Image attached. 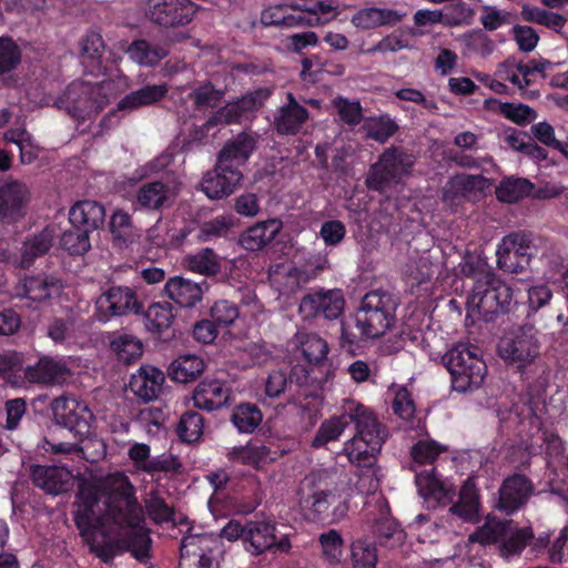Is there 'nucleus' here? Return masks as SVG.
<instances>
[{
    "label": "nucleus",
    "mask_w": 568,
    "mask_h": 568,
    "mask_svg": "<svg viewBox=\"0 0 568 568\" xmlns=\"http://www.w3.org/2000/svg\"><path fill=\"white\" fill-rule=\"evenodd\" d=\"M129 477L115 471L85 480L79 486L74 510L75 526L90 545L94 535L118 536L140 561L149 558L151 539L143 524V511Z\"/></svg>",
    "instance_id": "1"
},
{
    "label": "nucleus",
    "mask_w": 568,
    "mask_h": 568,
    "mask_svg": "<svg viewBox=\"0 0 568 568\" xmlns=\"http://www.w3.org/2000/svg\"><path fill=\"white\" fill-rule=\"evenodd\" d=\"M535 539L531 526L519 527L511 519H500L488 515L481 526L471 532L465 542V554L473 564L480 556L481 547L497 545L499 556L505 560L519 557L528 545Z\"/></svg>",
    "instance_id": "2"
},
{
    "label": "nucleus",
    "mask_w": 568,
    "mask_h": 568,
    "mask_svg": "<svg viewBox=\"0 0 568 568\" xmlns=\"http://www.w3.org/2000/svg\"><path fill=\"white\" fill-rule=\"evenodd\" d=\"M396 308L397 301L392 294L378 290L366 293L355 313V327L358 329V335L349 333L342 325L343 343L353 345L358 339L383 336L395 323Z\"/></svg>",
    "instance_id": "3"
},
{
    "label": "nucleus",
    "mask_w": 568,
    "mask_h": 568,
    "mask_svg": "<svg viewBox=\"0 0 568 568\" xmlns=\"http://www.w3.org/2000/svg\"><path fill=\"white\" fill-rule=\"evenodd\" d=\"M352 423L355 424L356 433L344 444L343 453L352 465L375 463L388 436L386 427L362 404L349 407V424Z\"/></svg>",
    "instance_id": "4"
},
{
    "label": "nucleus",
    "mask_w": 568,
    "mask_h": 568,
    "mask_svg": "<svg viewBox=\"0 0 568 568\" xmlns=\"http://www.w3.org/2000/svg\"><path fill=\"white\" fill-rule=\"evenodd\" d=\"M511 287L495 275H484L474 283L467 300L468 316L490 322L500 314L510 311L513 304Z\"/></svg>",
    "instance_id": "5"
},
{
    "label": "nucleus",
    "mask_w": 568,
    "mask_h": 568,
    "mask_svg": "<svg viewBox=\"0 0 568 568\" xmlns=\"http://www.w3.org/2000/svg\"><path fill=\"white\" fill-rule=\"evenodd\" d=\"M443 363L452 376V387L458 393H467L481 386L487 366L473 345L457 344L443 356Z\"/></svg>",
    "instance_id": "6"
},
{
    "label": "nucleus",
    "mask_w": 568,
    "mask_h": 568,
    "mask_svg": "<svg viewBox=\"0 0 568 568\" xmlns=\"http://www.w3.org/2000/svg\"><path fill=\"white\" fill-rule=\"evenodd\" d=\"M337 486L338 475L335 469H314L300 483L298 504L303 509H307L314 519H323L334 503Z\"/></svg>",
    "instance_id": "7"
},
{
    "label": "nucleus",
    "mask_w": 568,
    "mask_h": 568,
    "mask_svg": "<svg viewBox=\"0 0 568 568\" xmlns=\"http://www.w3.org/2000/svg\"><path fill=\"white\" fill-rule=\"evenodd\" d=\"M415 162L416 158L410 151L402 146H389L369 166L365 184L369 190L383 193L409 175Z\"/></svg>",
    "instance_id": "8"
},
{
    "label": "nucleus",
    "mask_w": 568,
    "mask_h": 568,
    "mask_svg": "<svg viewBox=\"0 0 568 568\" xmlns=\"http://www.w3.org/2000/svg\"><path fill=\"white\" fill-rule=\"evenodd\" d=\"M540 341L534 325L526 324L505 334L497 345L498 355L524 372L540 356Z\"/></svg>",
    "instance_id": "9"
},
{
    "label": "nucleus",
    "mask_w": 568,
    "mask_h": 568,
    "mask_svg": "<svg viewBox=\"0 0 568 568\" xmlns=\"http://www.w3.org/2000/svg\"><path fill=\"white\" fill-rule=\"evenodd\" d=\"M541 245H546V241L530 233H510L501 239L497 247V266L507 273H521L529 266L531 258L538 255Z\"/></svg>",
    "instance_id": "10"
},
{
    "label": "nucleus",
    "mask_w": 568,
    "mask_h": 568,
    "mask_svg": "<svg viewBox=\"0 0 568 568\" xmlns=\"http://www.w3.org/2000/svg\"><path fill=\"white\" fill-rule=\"evenodd\" d=\"M108 103L100 83L72 82L54 104L72 118L85 120L97 115Z\"/></svg>",
    "instance_id": "11"
},
{
    "label": "nucleus",
    "mask_w": 568,
    "mask_h": 568,
    "mask_svg": "<svg viewBox=\"0 0 568 568\" xmlns=\"http://www.w3.org/2000/svg\"><path fill=\"white\" fill-rule=\"evenodd\" d=\"M244 548L253 556H260L266 551L287 552L291 542L287 535L277 536L276 524L270 519L246 521V535Z\"/></svg>",
    "instance_id": "12"
},
{
    "label": "nucleus",
    "mask_w": 568,
    "mask_h": 568,
    "mask_svg": "<svg viewBox=\"0 0 568 568\" xmlns=\"http://www.w3.org/2000/svg\"><path fill=\"white\" fill-rule=\"evenodd\" d=\"M271 95V90L260 88L251 91L242 98L227 102L221 106L206 121V126L211 128L217 124L241 123L243 120L250 119L257 110H260Z\"/></svg>",
    "instance_id": "13"
},
{
    "label": "nucleus",
    "mask_w": 568,
    "mask_h": 568,
    "mask_svg": "<svg viewBox=\"0 0 568 568\" xmlns=\"http://www.w3.org/2000/svg\"><path fill=\"white\" fill-rule=\"evenodd\" d=\"M196 12L191 0H148L146 18L163 28H174L190 23Z\"/></svg>",
    "instance_id": "14"
},
{
    "label": "nucleus",
    "mask_w": 568,
    "mask_h": 568,
    "mask_svg": "<svg viewBox=\"0 0 568 568\" xmlns=\"http://www.w3.org/2000/svg\"><path fill=\"white\" fill-rule=\"evenodd\" d=\"M535 494V485L524 474L506 477L498 488V498L494 508L507 516L523 509Z\"/></svg>",
    "instance_id": "15"
},
{
    "label": "nucleus",
    "mask_w": 568,
    "mask_h": 568,
    "mask_svg": "<svg viewBox=\"0 0 568 568\" xmlns=\"http://www.w3.org/2000/svg\"><path fill=\"white\" fill-rule=\"evenodd\" d=\"M100 321L123 316L130 312L140 313L143 308L134 290L128 286H112L95 301Z\"/></svg>",
    "instance_id": "16"
},
{
    "label": "nucleus",
    "mask_w": 568,
    "mask_h": 568,
    "mask_svg": "<svg viewBox=\"0 0 568 568\" xmlns=\"http://www.w3.org/2000/svg\"><path fill=\"white\" fill-rule=\"evenodd\" d=\"M242 181V170L216 159L214 168L203 176L201 186L207 197L220 200L233 194L241 186Z\"/></svg>",
    "instance_id": "17"
},
{
    "label": "nucleus",
    "mask_w": 568,
    "mask_h": 568,
    "mask_svg": "<svg viewBox=\"0 0 568 568\" xmlns=\"http://www.w3.org/2000/svg\"><path fill=\"white\" fill-rule=\"evenodd\" d=\"M377 505L379 514H367L364 531L369 532L382 547L394 549L402 546L406 538L404 530L389 516L388 509L384 508L383 500H378Z\"/></svg>",
    "instance_id": "18"
},
{
    "label": "nucleus",
    "mask_w": 568,
    "mask_h": 568,
    "mask_svg": "<svg viewBox=\"0 0 568 568\" xmlns=\"http://www.w3.org/2000/svg\"><path fill=\"white\" fill-rule=\"evenodd\" d=\"M345 300L341 290H327L310 293L300 303V314L308 320L324 316L336 320L343 313Z\"/></svg>",
    "instance_id": "19"
},
{
    "label": "nucleus",
    "mask_w": 568,
    "mask_h": 568,
    "mask_svg": "<svg viewBox=\"0 0 568 568\" xmlns=\"http://www.w3.org/2000/svg\"><path fill=\"white\" fill-rule=\"evenodd\" d=\"M176 190L163 180L142 183L135 192L134 210L160 213L173 205Z\"/></svg>",
    "instance_id": "20"
},
{
    "label": "nucleus",
    "mask_w": 568,
    "mask_h": 568,
    "mask_svg": "<svg viewBox=\"0 0 568 568\" xmlns=\"http://www.w3.org/2000/svg\"><path fill=\"white\" fill-rule=\"evenodd\" d=\"M486 186L487 179L480 174H456L443 189V203L448 210L456 212L465 200H473Z\"/></svg>",
    "instance_id": "21"
},
{
    "label": "nucleus",
    "mask_w": 568,
    "mask_h": 568,
    "mask_svg": "<svg viewBox=\"0 0 568 568\" xmlns=\"http://www.w3.org/2000/svg\"><path fill=\"white\" fill-rule=\"evenodd\" d=\"M51 409L57 424L78 433L88 432V418L91 413L87 404L71 396H60L51 402Z\"/></svg>",
    "instance_id": "22"
},
{
    "label": "nucleus",
    "mask_w": 568,
    "mask_h": 568,
    "mask_svg": "<svg viewBox=\"0 0 568 568\" xmlns=\"http://www.w3.org/2000/svg\"><path fill=\"white\" fill-rule=\"evenodd\" d=\"M72 375L63 359L42 356L34 365L24 368V378L31 384L61 385Z\"/></svg>",
    "instance_id": "23"
},
{
    "label": "nucleus",
    "mask_w": 568,
    "mask_h": 568,
    "mask_svg": "<svg viewBox=\"0 0 568 568\" xmlns=\"http://www.w3.org/2000/svg\"><path fill=\"white\" fill-rule=\"evenodd\" d=\"M315 276L308 271L290 263H276L268 267V280L274 290L282 295L295 294Z\"/></svg>",
    "instance_id": "24"
},
{
    "label": "nucleus",
    "mask_w": 568,
    "mask_h": 568,
    "mask_svg": "<svg viewBox=\"0 0 568 568\" xmlns=\"http://www.w3.org/2000/svg\"><path fill=\"white\" fill-rule=\"evenodd\" d=\"M260 135L253 131H242L226 140L217 153L219 161L241 170L257 146Z\"/></svg>",
    "instance_id": "25"
},
{
    "label": "nucleus",
    "mask_w": 568,
    "mask_h": 568,
    "mask_svg": "<svg viewBox=\"0 0 568 568\" xmlns=\"http://www.w3.org/2000/svg\"><path fill=\"white\" fill-rule=\"evenodd\" d=\"M30 476L34 486L51 495L68 491L73 481V475L69 469L54 465H32Z\"/></svg>",
    "instance_id": "26"
},
{
    "label": "nucleus",
    "mask_w": 568,
    "mask_h": 568,
    "mask_svg": "<svg viewBox=\"0 0 568 568\" xmlns=\"http://www.w3.org/2000/svg\"><path fill=\"white\" fill-rule=\"evenodd\" d=\"M287 103L274 114L273 126L280 135L297 134L310 118L308 111L301 105L294 94L288 92Z\"/></svg>",
    "instance_id": "27"
},
{
    "label": "nucleus",
    "mask_w": 568,
    "mask_h": 568,
    "mask_svg": "<svg viewBox=\"0 0 568 568\" xmlns=\"http://www.w3.org/2000/svg\"><path fill=\"white\" fill-rule=\"evenodd\" d=\"M30 201L29 187L19 181L0 186V220H17L24 215Z\"/></svg>",
    "instance_id": "28"
},
{
    "label": "nucleus",
    "mask_w": 568,
    "mask_h": 568,
    "mask_svg": "<svg viewBox=\"0 0 568 568\" xmlns=\"http://www.w3.org/2000/svg\"><path fill=\"white\" fill-rule=\"evenodd\" d=\"M165 376L162 371L154 366H141L131 376L129 387L131 392L144 403L152 402L159 397L163 389Z\"/></svg>",
    "instance_id": "29"
},
{
    "label": "nucleus",
    "mask_w": 568,
    "mask_h": 568,
    "mask_svg": "<svg viewBox=\"0 0 568 568\" xmlns=\"http://www.w3.org/2000/svg\"><path fill=\"white\" fill-rule=\"evenodd\" d=\"M23 296L32 302L43 303L59 296L63 290L61 278L53 274L39 273L22 280Z\"/></svg>",
    "instance_id": "30"
},
{
    "label": "nucleus",
    "mask_w": 568,
    "mask_h": 568,
    "mask_svg": "<svg viewBox=\"0 0 568 568\" xmlns=\"http://www.w3.org/2000/svg\"><path fill=\"white\" fill-rule=\"evenodd\" d=\"M231 389L219 379L202 381L193 390L194 406L213 412L229 405Z\"/></svg>",
    "instance_id": "31"
},
{
    "label": "nucleus",
    "mask_w": 568,
    "mask_h": 568,
    "mask_svg": "<svg viewBox=\"0 0 568 568\" xmlns=\"http://www.w3.org/2000/svg\"><path fill=\"white\" fill-rule=\"evenodd\" d=\"M203 285L207 288L205 281L195 283L183 276L170 277L164 285L165 295L181 307H194L203 297Z\"/></svg>",
    "instance_id": "32"
},
{
    "label": "nucleus",
    "mask_w": 568,
    "mask_h": 568,
    "mask_svg": "<svg viewBox=\"0 0 568 568\" xmlns=\"http://www.w3.org/2000/svg\"><path fill=\"white\" fill-rule=\"evenodd\" d=\"M435 468L416 474V486L419 494L426 501H434L437 505L445 506L453 500L455 488L453 485L444 483L435 475Z\"/></svg>",
    "instance_id": "33"
},
{
    "label": "nucleus",
    "mask_w": 568,
    "mask_h": 568,
    "mask_svg": "<svg viewBox=\"0 0 568 568\" xmlns=\"http://www.w3.org/2000/svg\"><path fill=\"white\" fill-rule=\"evenodd\" d=\"M145 327L160 338L169 339L174 336V307L170 302L152 303L144 313Z\"/></svg>",
    "instance_id": "34"
},
{
    "label": "nucleus",
    "mask_w": 568,
    "mask_h": 568,
    "mask_svg": "<svg viewBox=\"0 0 568 568\" xmlns=\"http://www.w3.org/2000/svg\"><path fill=\"white\" fill-rule=\"evenodd\" d=\"M69 220L72 226L80 227L91 233L104 224L105 209L97 201H79L71 206Z\"/></svg>",
    "instance_id": "35"
},
{
    "label": "nucleus",
    "mask_w": 568,
    "mask_h": 568,
    "mask_svg": "<svg viewBox=\"0 0 568 568\" xmlns=\"http://www.w3.org/2000/svg\"><path fill=\"white\" fill-rule=\"evenodd\" d=\"M169 85L166 83L148 84L125 94L116 104V110L133 112L138 109L153 105L166 97Z\"/></svg>",
    "instance_id": "36"
},
{
    "label": "nucleus",
    "mask_w": 568,
    "mask_h": 568,
    "mask_svg": "<svg viewBox=\"0 0 568 568\" xmlns=\"http://www.w3.org/2000/svg\"><path fill=\"white\" fill-rule=\"evenodd\" d=\"M281 227L277 220L258 222L241 234L240 244L246 251H260L276 237Z\"/></svg>",
    "instance_id": "37"
},
{
    "label": "nucleus",
    "mask_w": 568,
    "mask_h": 568,
    "mask_svg": "<svg viewBox=\"0 0 568 568\" xmlns=\"http://www.w3.org/2000/svg\"><path fill=\"white\" fill-rule=\"evenodd\" d=\"M45 443L49 446L47 450L53 454H75L91 463H95L105 456V445L100 439H87L82 445L67 442L52 443L50 440H45Z\"/></svg>",
    "instance_id": "38"
},
{
    "label": "nucleus",
    "mask_w": 568,
    "mask_h": 568,
    "mask_svg": "<svg viewBox=\"0 0 568 568\" xmlns=\"http://www.w3.org/2000/svg\"><path fill=\"white\" fill-rule=\"evenodd\" d=\"M182 265L190 272L206 277L215 276L221 272L222 258L211 247H204L182 260Z\"/></svg>",
    "instance_id": "39"
},
{
    "label": "nucleus",
    "mask_w": 568,
    "mask_h": 568,
    "mask_svg": "<svg viewBox=\"0 0 568 568\" xmlns=\"http://www.w3.org/2000/svg\"><path fill=\"white\" fill-rule=\"evenodd\" d=\"M202 540L201 536H189L182 539L180 568H215L212 557L205 555L200 547Z\"/></svg>",
    "instance_id": "40"
},
{
    "label": "nucleus",
    "mask_w": 568,
    "mask_h": 568,
    "mask_svg": "<svg viewBox=\"0 0 568 568\" xmlns=\"http://www.w3.org/2000/svg\"><path fill=\"white\" fill-rule=\"evenodd\" d=\"M361 130L366 139L384 144L398 132L399 125L388 113H383L366 118Z\"/></svg>",
    "instance_id": "41"
},
{
    "label": "nucleus",
    "mask_w": 568,
    "mask_h": 568,
    "mask_svg": "<svg viewBox=\"0 0 568 568\" xmlns=\"http://www.w3.org/2000/svg\"><path fill=\"white\" fill-rule=\"evenodd\" d=\"M53 237L54 231L47 227L24 241L21 248L20 266L28 268L33 264L36 258L45 255L52 246Z\"/></svg>",
    "instance_id": "42"
},
{
    "label": "nucleus",
    "mask_w": 568,
    "mask_h": 568,
    "mask_svg": "<svg viewBox=\"0 0 568 568\" xmlns=\"http://www.w3.org/2000/svg\"><path fill=\"white\" fill-rule=\"evenodd\" d=\"M293 343L301 349L308 363L320 364L327 357L328 344L316 333L297 332L293 337Z\"/></svg>",
    "instance_id": "43"
},
{
    "label": "nucleus",
    "mask_w": 568,
    "mask_h": 568,
    "mask_svg": "<svg viewBox=\"0 0 568 568\" xmlns=\"http://www.w3.org/2000/svg\"><path fill=\"white\" fill-rule=\"evenodd\" d=\"M21 63V51L9 38H0V79L6 87H14L18 82L11 73Z\"/></svg>",
    "instance_id": "44"
},
{
    "label": "nucleus",
    "mask_w": 568,
    "mask_h": 568,
    "mask_svg": "<svg viewBox=\"0 0 568 568\" xmlns=\"http://www.w3.org/2000/svg\"><path fill=\"white\" fill-rule=\"evenodd\" d=\"M479 495L470 480H467L459 491V500L454 504L449 511L458 517L467 520L475 521L479 517Z\"/></svg>",
    "instance_id": "45"
},
{
    "label": "nucleus",
    "mask_w": 568,
    "mask_h": 568,
    "mask_svg": "<svg viewBox=\"0 0 568 568\" xmlns=\"http://www.w3.org/2000/svg\"><path fill=\"white\" fill-rule=\"evenodd\" d=\"M291 8L303 12L315 27L326 24L337 16L336 7L320 0H296Z\"/></svg>",
    "instance_id": "46"
},
{
    "label": "nucleus",
    "mask_w": 568,
    "mask_h": 568,
    "mask_svg": "<svg viewBox=\"0 0 568 568\" xmlns=\"http://www.w3.org/2000/svg\"><path fill=\"white\" fill-rule=\"evenodd\" d=\"M110 232L114 242L120 247L128 246L139 239V233L133 225L131 215L124 210H116L110 219Z\"/></svg>",
    "instance_id": "47"
},
{
    "label": "nucleus",
    "mask_w": 568,
    "mask_h": 568,
    "mask_svg": "<svg viewBox=\"0 0 568 568\" xmlns=\"http://www.w3.org/2000/svg\"><path fill=\"white\" fill-rule=\"evenodd\" d=\"M204 371V362L196 355H184L173 361L169 375L179 383H189L200 376Z\"/></svg>",
    "instance_id": "48"
},
{
    "label": "nucleus",
    "mask_w": 568,
    "mask_h": 568,
    "mask_svg": "<svg viewBox=\"0 0 568 568\" xmlns=\"http://www.w3.org/2000/svg\"><path fill=\"white\" fill-rule=\"evenodd\" d=\"M128 54L141 65L153 67L168 57L169 51L163 45L151 44L146 40H136L129 47Z\"/></svg>",
    "instance_id": "49"
},
{
    "label": "nucleus",
    "mask_w": 568,
    "mask_h": 568,
    "mask_svg": "<svg viewBox=\"0 0 568 568\" xmlns=\"http://www.w3.org/2000/svg\"><path fill=\"white\" fill-rule=\"evenodd\" d=\"M349 426V409L339 416L325 419L318 427L313 438V447H323L329 442L337 440L344 430Z\"/></svg>",
    "instance_id": "50"
},
{
    "label": "nucleus",
    "mask_w": 568,
    "mask_h": 568,
    "mask_svg": "<svg viewBox=\"0 0 568 568\" xmlns=\"http://www.w3.org/2000/svg\"><path fill=\"white\" fill-rule=\"evenodd\" d=\"M520 17L526 22L538 23L556 32H560L567 22V19L562 14L527 3L521 6Z\"/></svg>",
    "instance_id": "51"
},
{
    "label": "nucleus",
    "mask_w": 568,
    "mask_h": 568,
    "mask_svg": "<svg viewBox=\"0 0 568 568\" xmlns=\"http://www.w3.org/2000/svg\"><path fill=\"white\" fill-rule=\"evenodd\" d=\"M231 420L239 432L251 434L261 425L263 414L255 404L242 403L234 408Z\"/></svg>",
    "instance_id": "52"
},
{
    "label": "nucleus",
    "mask_w": 568,
    "mask_h": 568,
    "mask_svg": "<svg viewBox=\"0 0 568 568\" xmlns=\"http://www.w3.org/2000/svg\"><path fill=\"white\" fill-rule=\"evenodd\" d=\"M485 105L488 109L496 110L508 120L521 125L536 119V112L523 103L499 102L496 99H487Z\"/></svg>",
    "instance_id": "53"
},
{
    "label": "nucleus",
    "mask_w": 568,
    "mask_h": 568,
    "mask_svg": "<svg viewBox=\"0 0 568 568\" xmlns=\"http://www.w3.org/2000/svg\"><path fill=\"white\" fill-rule=\"evenodd\" d=\"M532 191V184L523 178L504 179L496 187V196L505 203H515L528 196Z\"/></svg>",
    "instance_id": "54"
},
{
    "label": "nucleus",
    "mask_w": 568,
    "mask_h": 568,
    "mask_svg": "<svg viewBox=\"0 0 568 568\" xmlns=\"http://www.w3.org/2000/svg\"><path fill=\"white\" fill-rule=\"evenodd\" d=\"M113 352H115L119 361L130 364L136 361L143 352L142 343L139 338L130 334H119L113 337L110 343Z\"/></svg>",
    "instance_id": "55"
},
{
    "label": "nucleus",
    "mask_w": 568,
    "mask_h": 568,
    "mask_svg": "<svg viewBox=\"0 0 568 568\" xmlns=\"http://www.w3.org/2000/svg\"><path fill=\"white\" fill-rule=\"evenodd\" d=\"M224 95V90L215 88L210 81H205L190 92L189 99L192 101L194 108L201 111L215 108L221 103Z\"/></svg>",
    "instance_id": "56"
},
{
    "label": "nucleus",
    "mask_w": 568,
    "mask_h": 568,
    "mask_svg": "<svg viewBox=\"0 0 568 568\" xmlns=\"http://www.w3.org/2000/svg\"><path fill=\"white\" fill-rule=\"evenodd\" d=\"M375 542L367 537L358 538L352 544V562L354 568H375L377 564Z\"/></svg>",
    "instance_id": "57"
},
{
    "label": "nucleus",
    "mask_w": 568,
    "mask_h": 568,
    "mask_svg": "<svg viewBox=\"0 0 568 568\" xmlns=\"http://www.w3.org/2000/svg\"><path fill=\"white\" fill-rule=\"evenodd\" d=\"M403 272L408 278L419 284L428 281L433 274L430 256L427 252L410 255L404 265Z\"/></svg>",
    "instance_id": "58"
},
{
    "label": "nucleus",
    "mask_w": 568,
    "mask_h": 568,
    "mask_svg": "<svg viewBox=\"0 0 568 568\" xmlns=\"http://www.w3.org/2000/svg\"><path fill=\"white\" fill-rule=\"evenodd\" d=\"M462 41L468 53L477 54L481 58L489 57L496 49L495 42L483 29H475L466 32Z\"/></svg>",
    "instance_id": "59"
},
{
    "label": "nucleus",
    "mask_w": 568,
    "mask_h": 568,
    "mask_svg": "<svg viewBox=\"0 0 568 568\" xmlns=\"http://www.w3.org/2000/svg\"><path fill=\"white\" fill-rule=\"evenodd\" d=\"M204 418L194 410L185 412L178 425V432L183 442L194 443L199 440L203 434Z\"/></svg>",
    "instance_id": "60"
},
{
    "label": "nucleus",
    "mask_w": 568,
    "mask_h": 568,
    "mask_svg": "<svg viewBox=\"0 0 568 568\" xmlns=\"http://www.w3.org/2000/svg\"><path fill=\"white\" fill-rule=\"evenodd\" d=\"M148 474L164 473L170 477L182 475L184 466L179 456L171 453H163L151 458L150 464L144 467Z\"/></svg>",
    "instance_id": "61"
},
{
    "label": "nucleus",
    "mask_w": 568,
    "mask_h": 568,
    "mask_svg": "<svg viewBox=\"0 0 568 568\" xmlns=\"http://www.w3.org/2000/svg\"><path fill=\"white\" fill-rule=\"evenodd\" d=\"M60 244L71 255H82L91 247L89 232L73 226L63 232Z\"/></svg>",
    "instance_id": "62"
},
{
    "label": "nucleus",
    "mask_w": 568,
    "mask_h": 568,
    "mask_svg": "<svg viewBox=\"0 0 568 568\" xmlns=\"http://www.w3.org/2000/svg\"><path fill=\"white\" fill-rule=\"evenodd\" d=\"M445 450L444 446L438 445L434 440H419L412 446L410 456L417 465H433Z\"/></svg>",
    "instance_id": "63"
},
{
    "label": "nucleus",
    "mask_w": 568,
    "mask_h": 568,
    "mask_svg": "<svg viewBox=\"0 0 568 568\" xmlns=\"http://www.w3.org/2000/svg\"><path fill=\"white\" fill-rule=\"evenodd\" d=\"M145 509L150 518L156 524H163L174 520V508L155 491L150 493L145 503Z\"/></svg>",
    "instance_id": "64"
}]
</instances>
